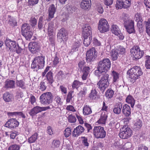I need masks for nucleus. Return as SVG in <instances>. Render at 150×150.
<instances>
[{"instance_id": "nucleus-17", "label": "nucleus", "mask_w": 150, "mask_h": 150, "mask_svg": "<svg viewBox=\"0 0 150 150\" xmlns=\"http://www.w3.org/2000/svg\"><path fill=\"white\" fill-rule=\"evenodd\" d=\"M84 128L81 125H79L74 128L72 132V135L74 137H78L84 132Z\"/></svg>"}, {"instance_id": "nucleus-25", "label": "nucleus", "mask_w": 150, "mask_h": 150, "mask_svg": "<svg viewBox=\"0 0 150 150\" xmlns=\"http://www.w3.org/2000/svg\"><path fill=\"white\" fill-rule=\"evenodd\" d=\"M54 24L52 22H50L49 23L47 28L48 35L51 36L54 35Z\"/></svg>"}, {"instance_id": "nucleus-37", "label": "nucleus", "mask_w": 150, "mask_h": 150, "mask_svg": "<svg viewBox=\"0 0 150 150\" xmlns=\"http://www.w3.org/2000/svg\"><path fill=\"white\" fill-rule=\"evenodd\" d=\"M116 8L117 9H122V8H127V7L125 6L124 4L122 1H121L120 0H117L116 4L115 5Z\"/></svg>"}, {"instance_id": "nucleus-31", "label": "nucleus", "mask_w": 150, "mask_h": 150, "mask_svg": "<svg viewBox=\"0 0 150 150\" xmlns=\"http://www.w3.org/2000/svg\"><path fill=\"white\" fill-rule=\"evenodd\" d=\"M89 97L92 100H96L98 99L97 92L95 89H92L89 95Z\"/></svg>"}, {"instance_id": "nucleus-59", "label": "nucleus", "mask_w": 150, "mask_h": 150, "mask_svg": "<svg viewBox=\"0 0 150 150\" xmlns=\"http://www.w3.org/2000/svg\"><path fill=\"white\" fill-rule=\"evenodd\" d=\"M90 70V68L88 66H85L83 68L82 71L84 73L88 74Z\"/></svg>"}, {"instance_id": "nucleus-53", "label": "nucleus", "mask_w": 150, "mask_h": 150, "mask_svg": "<svg viewBox=\"0 0 150 150\" xmlns=\"http://www.w3.org/2000/svg\"><path fill=\"white\" fill-rule=\"evenodd\" d=\"M125 6L127 8H129L131 5V0H122Z\"/></svg>"}, {"instance_id": "nucleus-58", "label": "nucleus", "mask_w": 150, "mask_h": 150, "mask_svg": "<svg viewBox=\"0 0 150 150\" xmlns=\"http://www.w3.org/2000/svg\"><path fill=\"white\" fill-rule=\"evenodd\" d=\"M39 0H28V3L30 6L35 5L38 2Z\"/></svg>"}, {"instance_id": "nucleus-40", "label": "nucleus", "mask_w": 150, "mask_h": 150, "mask_svg": "<svg viewBox=\"0 0 150 150\" xmlns=\"http://www.w3.org/2000/svg\"><path fill=\"white\" fill-rule=\"evenodd\" d=\"M38 134L37 133H35L32 135L28 139V142L30 143L35 142L37 139Z\"/></svg>"}, {"instance_id": "nucleus-63", "label": "nucleus", "mask_w": 150, "mask_h": 150, "mask_svg": "<svg viewBox=\"0 0 150 150\" xmlns=\"http://www.w3.org/2000/svg\"><path fill=\"white\" fill-rule=\"evenodd\" d=\"M115 35L118 36L120 40H122L124 38V36L123 35L122 33L121 32V31Z\"/></svg>"}, {"instance_id": "nucleus-27", "label": "nucleus", "mask_w": 150, "mask_h": 150, "mask_svg": "<svg viewBox=\"0 0 150 150\" xmlns=\"http://www.w3.org/2000/svg\"><path fill=\"white\" fill-rule=\"evenodd\" d=\"M83 114L84 115H87L91 114L92 111L89 106L84 105L83 109Z\"/></svg>"}, {"instance_id": "nucleus-4", "label": "nucleus", "mask_w": 150, "mask_h": 150, "mask_svg": "<svg viewBox=\"0 0 150 150\" xmlns=\"http://www.w3.org/2000/svg\"><path fill=\"white\" fill-rule=\"evenodd\" d=\"M131 55L134 59L141 58L144 54V51L141 50L139 46H133L130 50Z\"/></svg>"}, {"instance_id": "nucleus-35", "label": "nucleus", "mask_w": 150, "mask_h": 150, "mask_svg": "<svg viewBox=\"0 0 150 150\" xmlns=\"http://www.w3.org/2000/svg\"><path fill=\"white\" fill-rule=\"evenodd\" d=\"M84 40L83 44L85 47L88 46L91 44L92 40V36H88V37H83Z\"/></svg>"}, {"instance_id": "nucleus-8", "label": "nucleus", "mask_w": 150, "mask_h": 150, "mask_svg": "<svg viewBox=\"0 0 150 150\" xmlns=\"http://www.w3.org/2000/svg\"><path fill=\"white\" fill-rule=\"evenodd\" d=\"M132 134V130L128 126H124L119 134L120 138L122 139H127L130 137Z\"/></svg>"}, {"instance_id": "nucleus-26", "label": "nucleus", "mask_w": 150, "mask_h": 150, "mask_svg": "<svg viewBox=\"0 0 150 150\" xmlns=\"http://www.w3.org/2000/svg\"><path fill=\"white\" fill-rule=\"evenodd\" d=\"M134 19L135 21L137 22L138 26H140L142 25L143 20L140 13H136L135 15Z\"/></svg>"}, {"instance_id": "nucleus-64", "label": "nucleus", "mask_w": 150, "mask_h": 150, "mask_svg": "<svg viewBox=\"0 0 150 150\" xmlns=\"http://www.w3.org/2000/svg\"><path fill=\"white\" fill-rule=\"evenodd\" d=\"M67 110L72 112H75L76 111L74 107L71 105H69L67 106L66 108Z\"/></svg>"}, {"instance_id": "nucleus-1", "label": "nucleus", "mask_w": 150, "mask_h": 150, "mask_svg": "<svg viewBox=\"0 0 150 150\" xmlns=\"http://www.w3.org/2000/svg\"><path fill=\"white\" fill-rule=\"evenodd\" d=\"M110 66H99L97 69L95 71V74L98 77L102 76L100 80L97 84V87L100 91L103 92L109 85L108 80L109 75L103 72H105L107 71V69L110 68Z\"/></svg>"}, {"instance_id": "nucleus-55", "label": "nucleus", "mask_w": 150, "mask_h": 150, "mask_svg": "<svg viewBox=\"0 0 150 150\" xmlns=\"http://www.w3.org/2000/svg\"><path fill=\"white\" fill-rule=\"evenodd\" d=\"M69 122L71 123L75 122L76 120V119L74 116L72 115H69L68 117Z\"/></svg>"}, {"instance_id": "nucleus-33", "label": "nucleus", "mask_w": 150, "mask_h": 150, "mask_svg": "<svg viewBox=\"0 0 150 150\" xmlns=\"http://www.w3.org/2000/svg\"><path fill=\"white\" fill-rule=\"evenodd\" d=\"M54 101L55 106L57 107L61 106L63 104L61 98L59 96H56L55 97Z\"/></svg>"}, {"instance_id": "nucleus-7", "label": "nucleus", "mask_w": 150, "mask_h": 150, "mask_svg": "<svg viewBox=\"0 0 150 150\" xmlns=\"http://www.w3.org/2000/svg\"><path fill=\"white\" fill-rule=\"evenodd\" d=\"M97 52L95 48L92 47L88 50L86 54V60L88 63L94 61L97 56Z\"/></svg>"}, {"instance_id": "nucleus-3", "label": "nucleus", "mask_w": 150, "mask_h": 150, "mask_svg": "<svg viewBox=\"0 0 150 150\" xmlns=\"http://www.w3.org/2000/svg\"><path fill=\"white\" fill-rule=\"evenodd\" d=\"M40 98L41 103L47 105L52 103L53 96L50 92H47L42 94Z\"/></svg>"}, {"instance_id": "nucleus-49", "label": "nucleus", "mask_w": 150, "mask_h": 150, "mask_svg": "<svg viewBox=\"0 0 150 150\" xmlns=\"http://www.w3.org/2000/svg\"><path fill=\"white\" fill-rule=\"evenodd\" d=\"M29 21L31 25L33 27L35 26L37 23V19L33 16L31 17Z\"/></svg>"}, {"instance_id": "nucleus-9", "label": "nucleus", "mask_w": 150, "mask_h": 150, "mask_svg": "<svg viewBox=\"0 0 150 150\" xmlns=\"http://www.w3.org/2000/svg\"><path fill=\"white\" fill-rule=\"evenodd\" d=\"M134 23V21L132 20L126 21L124 23L125 27L129 34L135 33Z\"/></svg>"}, {"instance_id": "nucleus-16", "label": "nucleus", "mask_w": 150, "mask_h": 150, "mask_svg": "<svg viewBox=\"0 0 150 150\" xmlns=\"http://www.w3.org/2000/svg\"><path fill=\"white\" fill-rule=\"evenodd\" d=\"M28 47L29 50L33 54H35L37 52L39 48V45L36 42L30 43Z\"/></svg>"}, {"instance_id": "nucleus-56", "label": "nucleus", "mask_w": 150, "mask_h": 150, "mask_svg": "<svg viewBox=\"0 0 150 150\" xmlns=\"http://www.w3.org/2000/svg\"><path fill=\"white\" fill-rule=\"evenodd\" d=\"M93 44L95 46H100L101 45V43L96 38H94L92 41Z\"/></svg>"}, {"instance_id": "nucleus-62", "label": "nucleus", "mask_w": 150, "mask_h": 150, "mask_svg": "<svg viewBox=\"0 0 150 150\" xmlns=\"http://www.w3.org/2000/svg\"><path fill=\"white\" fill-rule=\"evenodd\" d=\"M145 66H150V56H146Z\"/></svg>"}, {"instance_id": "nucleus-10", "label": "nucleus", "mask_w": 150, "mask_h": 150, "mask_svg": "<svg viewBox=\"0 0 150 150\" xmlns=\"http://www.w3.org/2000/svg\"><path fill=\"white\" fill-rule=\"evenodd\" d=\"M19 124V122L16 118L9 119L5 124V127L11 129H13L18 126Z\"/></svg>"}, {"instance_id": "nucleus-44", "label": "nucleus", "mask_w": 150, "mask_h": 150, "mask_svg": "<svg viewBox=\"0 0 150 150\" xmlns=\"http://www.w3.org/2000/svg\"><path fill=\"white\" fill-rule=\"evenodd\" d=\"M60 144V142L59 140H54L52 142V146L53 148H57L59 147Z\"/></svg>"}, {"instance_id": "nucleus-13", "label": "nucleus", "mask_w": 150, "mask_h": 150, "mask_svg": "<svg viewBox=\"0 0 150 150\" xmlns=\"http://www.w3.org/2000/svg\"><path fill=\"white\" fill-rule=\"evenodd\" d=\"M57 37L58 38L59 37L63 41H65L68 39V33L64 29L62 28L59 30Z\"/></svg>"}, {"instance_id": "nucleus-42", "label": "nucleus", "mask_w": 150, "mask_h": 150, "mask_svg": "<svg viewBox=\"0 0 150 150\" xmlns=\"http://www.w3.org/2000/svg\"><path fill=\"white\" fill-rule=\"evenodd\" d=\"M142 126V122L140 120H138L135 123L133 127L134 129L136 130L139 129Z\"/></svg>"}, {"instance_id": "nucleus-39", "label": "nucleus", "mask_w": 150, "mask_h": 150, "mask_svg": "<svg viewBox=\"0 0 150 150\" xmlns=\"http://www.w3.org/2000/svg\"><path fill=\"white\" fill-rule=\"evenodd\" d=\"M22 34L25 38L27 40H30L33 35L32 32L30 30L25 33H23Z\"/></svg>"}, {"instance_id": "nucleus-30", "label": "nucleus", "mask_w": 150, "mask_h": 150, "mask_svg": "<svg viewBox=\"0 0 150 150\" xmlns=\"http://www.w3.org/2000/svg\"><path fill=\"white\" fill-rule=\"evenodd\" d=\"M144 24L145 27L146 32L148 35L150 36V18H148L147 21H144Z\"/></svg>"}, {"instance_id": "nucleus-28", "label": "nucleus", "mask_w": 150, "mask_h": 150, "mask_svg": "<svg viewBox=\"0 0 150 150\" xmlns=\"http://www.w3.org/2000/svg\"><path fill=\"white\" fill-rule=\"evenodd\" d=\"M118 50L117 49H113L110 52V55L113 61L116 60L118 55Z\"/></svg>"}, {"instance_id": "nucleus-24", "label": "nucleus", "mask_w": 150, "mask_h": 150, "mask_svg": "<svg viewBox=\"0 0 150 150\" xmlns=\"http://www.w3.org/2000/svg\"><path fill=\"white\" fill-rule=\"evenodd\" d=\"M15 82L12 80H7L5 83L4 87L7 88H15Z\"/></svg>"}, {"instance_id": "nucleus-32", "label": "nucleus", "mask_w": 150, "mask_h": 150, "mask_svg": "<svg viewBox=\"0 0 150 150\" xmlns=\"http://www.w3.org/2000/svg\"><path fill=\"white\" fill-rule=\"evenodd\" d=\"M108 116L107 114L102 113L100 116V118L98 120V123L105 124V123Z\"/></svg>"}, {"instance_id": "nucleus-6", "label": "nucleus", "mask_w": 150, "mask_h": 150, "mask_svg": "<svg viewBox=\"0 0 150 150\" xmlns=\"http://www.w3.org/2000/svg\"><path fill=\"white\" fill-rule=\"evenodd\" d=\"M93 134L96 138H103L106 136V132L104 128L100 126H95L93 129Z\"/></svg>"}, {"instance_id": "nucleus-11", "label": "nucleus", "mask_w": 150, "mask_h": 150, "mask_svg": "<svg viewBox=\"0 0 150 150\" xmlns=\"http://www.w3.org/2000/svg\"><path fill=\"white\" fill-rule=\"evenodd\" d=\"M82 34L83 37L91 36L92 29L89 25L86 24L83 26Z\"/></svg>"}, {"instance_id": "nucleus-57", "label": "nucleus", "mask_w": 150, "mask_h": 150, "mask_svg": "<svg viewBox=\"0 0 150 150\" xmlns=\"http://www.w3.org/2000/svg\"><path fill=\"white\" fill-rule=\"evenodd\" d=\"M103 66H110V62L109 59L106 58L103 59Z\"/></svg>"}, {"instance_id": "nucleus-29", "label": "nucleus", "mask_w": 150, "mask_h": 150, "mask_svg": "<svg viewBox=\"0 0 150 150\" xmlns=\"http://www.w3.org/2000/svg\"><path fill=\"white\" fill-rule=\"evenodd\" d=\"M126 101L127 103L130 104L131 107H133L135 104V100L132 96H128L126 99Z\"/></svg>"}, {"instance_id": "nucleus-48", "label": "nucleus", "mask_w": 150, "mask_h": 150, "mask_svg": "<svg viewBox=\"0 0 150 150\" xmlns=\"http://www.w3.org/2000/svg\"><path fill=\"white\" fill-rule=\"evenodd\" d=\"M8 23L11 26L13 27L17 25V23L15 19L13 18L10 19L8 21Z\"/></svg>"}, {"instance_id": "nucleus-20", "label": "nucleus", "mask_w": 150, "mask_h": 150, "mask_svg": "<svg viewBox=\"0 0 150 150\" xmlns=\"http://www.w3.org/2000/svg\"><path fill=\"white\" fill-rule=\"evenodd\" d=\"M41 111H42V110H41V107L36 106L31 109L29 113L30 115L33 116Z\"/></svg>"}, {"instance_id": "nucleus-51", "label": "nucleus", "mask_w": 150, "mask_h": 150, "mask_svg": "<svg viewBox=\"0 0 150 150\" xmlns=\"http://www.w3.org/2000/svg\"><path fill=\"white\" fill-rule=\"evenodd\" d=\"M39 89L41 91H44L46 90L47 88V86L45 84V82L41 81L39 85Z\"/></svg>"}, {"instance_id": "nucleus-14", "label": "nucleus", "mask_w": 150, "mask_h": 150, "mask_svg": "<svg viewBox=\"0 0 150 150\" xmlns=\"http://www.w3.org/2000/svg\"><path fill=\"white\" fill-rule=\"evenodd\" d=\"M91 5V0H82L80 5V7L83 10H89Z\"/></svg>"}, {"instance_id": "nucleus-34", "label": "nucleus", "mask_w": 150, "mask_h": 150, "mask_svg": "<svg viewBox=\"0 0 150 150\" xmlns=\"http://www.w3.org/2000/svg\"><path fill=\"white\" fill-rule=\"evenodd\" d=\"M114 91L111 88L108 89L105 92V96L108 99L112 98L114 95Z\"/></svg>"}, {"instance_id": "nucleus-18", "label": "nucleus", "mask_w": 150, "mask_h": 150, "mask_svg": "<svg viewBox=\"0 0 150 150\" xmlns=\"http://www.w3.org/2000/svg\"><path fill=\"white\" fill-rule=\"evenodd\" d=\"M122 107V105L121 103L119 102L115 104L113 109L114 112L117 114H120L121 112V109Z\"/></svg>"}, {"instance_id": "nucleus-15", "label": "nucleus", "mask_w": 150, "mask_h": 150, "mask_svg": "<svg viewBox=\"0 0 150 150\" xmlns=\"http://www.w3.org/2000/svg\"><path fill=\"white\" fill-rule=\"evenodd\" d=\"M44 64V58L42 57H39L34 59L31 66H43Z\"/></svg>"}, {"instance_id": "nucleus-36", "label": "nucleus", "mask_w": 150, "mask_h": 150, "mask_svg": "<svg viewBox=\"0 0 150 150\" xmlns=\"http://www.w3.org/2000/svg\"><path fill=\"white\" fill-rule=\"evenodd\" d=\"M111 31L112 33L115 35H116L121 31L118 26L116 25H112Z\"/></svg>"}, {"instance_id": "nucleus-61", "label": "nucleus", "mask_w": 150, "mask_h": 150, "mask_svg": "<svg viewBox=\"0 0 150 150\" xmlns=\"http://www.w3.org/2000/svg\"><path fill=\"white\" fill-rule=\"evenodd\" d=\"M49 40L50 42V43L52 45H54L55 41V36L54 35L51 36H48Z\"/></svg>"}, {"instance_id": "nucleus-23", "label": "nucleus", "mask_w": 150, "mask_h": 150, "mask_svg": "<svg viewBox=\"0 0 150 150\" xmlns=\"http://www.w3.org/2000/svg\"><path fill=\"white\" fill-rule=\"evenodd\" d=\"M48 11L49 18H53L56 11V8L54 4H52L50 6L49 8Z\"/></svg>"}, {"instance_id": "nucleus-43", "label": "nucleus", "mask_w": 150, "mask_h": 150, "mask_svg": "<svg viewBox=\"0 0 150 150\" xmlns=\"http://www.w3.org/2000/svg\"><path fill=\"white\" fill-rule=\"evenodd\" d=\"M80 43L79 41L75 42L73 44L72 47V50L74 51H76L78 50V48L80 46Z\"/></svg>"}, {"instance_id": "nucleus-19", "label": "nucleus", "mask_w": 150, "mask_h": 150, "mask_svg": "<svg viewBox=\"0 0 150 150\" xmlns=\"http://www.w3.org/2000/svg\"><path fill=\"white\" fill-rule=\"evenodd\" d=\"M47 80V83L51 85L54 81L52 73L51 71L48 72L46 75Z\"/></svg>"}, {"instance_id": "nucleus-46", "label": "nucleus", "mask_w": 150, "mask_h": 150, "mask_svg": "<svg viewBox=\"0 0 150 150\" xmlns=\"http://www.w3.org/2000/svg\"><path fill=\"white\" fill-rule=\"evenodd\" d=\"M83 83L77 80H74L72 84V87L73 89L77 88L79 86L82 85Z\"/></svg>"}, {"instance_id": "nucleus-47", "label": "nucleus", "mask_w": 150, "mask_h": 150, "mask_svg": "<svg viewBox=\"0 0 150 150\" xmlns=\"http://www.w3.org/2000/svg\"><path fill=\"white\" fill-rule=\"evenodd\" d=\"M16 85L17 86L23 89H24L25 88V82L22 80L17 81H16Z\"/></svg>"}, {"instance_id": "nucleus-52", "label": "nucleus", "mask_w": 150, "mask_h": 150, "mask_svg": "<svg viewBox=\"0 0 150 150\" xmlns=\"http://www.w3.org/2000/svg\"><path fill=\"white\" fill-rule=\"evenodd\" d=\"M82 139V143L84 146L88 147L89 145V144L88 142L87 138L85 137H81Z\"/></svg>"}, {"instance_id": "nucleus-41", "label": "nucleus", "mask_w": 150, "mask_h": 150, "mask_svg": "<svg viewBox=\"0 0 150 150\" xmlns=\"http://www.w3.org/2000/svg\"><path fill=\"white\" fill-rule=\"evenodd\" d=\"M21 146L16 144H14L10 145L8 148L7 150H20Z\"/></svg>"}, {"instance_id": "nucleus-50", "label": "nucleus", "mask_w": 150, "mask_h": 150, "mask_svg": "<svg viewBox=\"0 0 150 150\" xmlns=\"http://www.w3.org/2000/svg\"><path fill=\"white\" fill-rule=\"evenodd\" d=\"M23 49L21 48L19 45L17 44L16 46V47L14 48V50H13L12 52H15L18 54H19L21 53L22 52Z\"/></svg>"}, {"instance_id": "nucleus-22", "label": "nucleus", "mask_w": 150, "mask_h": 150, "mask_svg": "<svg viewBox=\"0 0 150 150\" xmlns=\"http://www.w3.org/2000/svg\"><path fill=\"white\" fill-rule=\"evenodd\" d=\"M3 99L5 102H9L12 101L13 99V96L9 92H6L3 94Z\"/></svg>"}, {"instance_id": "nucleus-12", "label": "nucleus", "mask_w": 150, "mask_h": 150, "mask_svg": "<svg viewBox=\"0 0 150 150\" xmlns=\"http://www.w3.org/2000/svg\"><path fill=\"white\" fill-rule=\"evenodd\" d=\"M5 44L7 49L12 51L14 48L16 47L17 45L16 41L12 40L9 39H6Z\"/></svg>"}, {"instance_id": "nucleus-38", "label": "nucleus", "mask_w": 150, "mask_h": 150, "mask_svg": "<svg viewBox=\"0 0 150 150\" xmlns=\"http://www.w3.org/2000/svg\"><path fill=\"white\" fill-rule=\"evenodd\" d=\"M30 27L29 24L27 23H24L22 25L21 28L22 33L28 31L30 30Z\"/></svg>"}, {"instance_id": "nucleus-45", "label": "nucleus", "mask_w": 150, "mask_h": 150, "mask_svg": "<svg viewBox=\"0 0 150 150\" xmlns=\"http://www.w3.org/2000/svg\"><path fill=\"white\" fill-rule=\"evenodd\" d=\"M112 76L113 77V82H116L118 79L119 78V74L114 71H112Z\"/></svg>"}, {"instance_id": "nucleus-5", "label": "nucleus", "mask_w": 150, "mask_h": 150, "mask_svg": "<svg viewBox=\"0 0 150 150\" xmlns=\"http://www.w3.org/2000/svg\"><path fill=\"white\" fill-rule=\"evenodd\" d=\"M98 28L100 32L101 33L107 32L110 29V26L108 21L104 18H101L99 20Z\"/></svg>"}, {"instance_id": "nucleus-60", "label": "nucleus", "mask_w": 150, "mask_h": 150, "mask_svg": "<svg viewBox=\"0 0 150 150\" xmlns=\"http://www.w3.org/2000/svg\"><path fill=\"white\" fill-rule=\"evenodd\" d=\"M72 97H73L72 96V95L71 92H69L67 94V98L66 99L67 102H70Z\"/></svg>"}, {"instance_id": "nucleus-2", "label": "nucleus", "mask_w": 150, "mask_h": 150, "mask_svg": "<svg viewBox=\"0 0 150 150\" xmlns=\"http://www.w3.org/2000/svg\"><path fill=\"white\" fill-rule=\"evenodd\" d=\"M130 73L131 74L130 75V81L132 83H134L143 74L141 68L138 66H134L127 72V74L128 73L130 74Z\"/></svg>"}, {"instance_id": "nucleus-54", "label": "nucleus", "mask_w": 150, "mask_h": 150, "mask_svg": "<svg viewBox=\"0 0 150 150\" xmlns=\"http://www.w3.org/2000/svg\"><path fill=\"white\" fill-rule=\"evenodd\" d=\"M65 137L67 138L69 137L71 134V131L70 128H66L64 131Z\"/></svg>"}, {"instance_id": "nucleus-21", "label": "nucleus", "mask_w": 150, "mask_h": 150, "mask_svg": "<svg viewBox=\"0 0 150 150\" xmlns=\"http://www.w3.org/2000/svg\"><path fill=\"white\" fill-rule=\"evenodd\" d=\"M122 112L126 117L129 116L131 114V109L130 106L127 104L124 105L123 106Z\"/></svg>"}]
</instances>
